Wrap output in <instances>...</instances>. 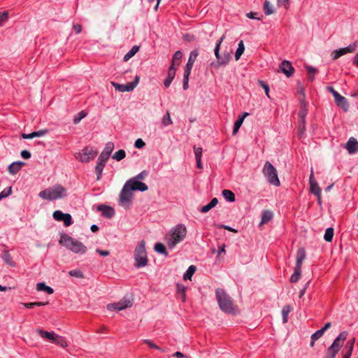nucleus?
Returning a JSON list of instances; mask_svg holds the SVG:
<instances>
[{
	"label": "nucleus",
	"instance_id": "f257e3e1",
	"mask_svg": "<svg viewBox=\"0 0 358 358\" xmlns=\"http://www.w3.org/2000/svg\"><path fill=\"white\" fill-rule=\"evenodd\" d=\"M215 296L222 311L232 315L237 313V306L234 303L231 296L223 289H216Z\"/></svg>",
	"mask_w": 358,
	"mask_h": 358
},
{
	"label": "nucleus",
	"instance_id": "f03ea898",
	"mask_svg": "<svg viewBox=\"0 0 358 358\" xmlns=\"http://www.w3.org/2000/svg\"><path fill=\"white\" fill-rule=\"evenodd\" d=\"M59 243L67 249L76 254H85L87 251V247L85 245L66 234L61 235Z\"/></svg>",
	"mask_w": 358,
	"mask_h": 358
},
{
	"label": "nucleus",
	"instance_id": "7ed1b4c3",
	"mask_svg": "<svg viewBox=\"0 0 358 358\" xmlns=\"http://www.w3.org/2000/svg\"><path fill=\"white\" fill-rule=\"evenodd\" d=\"M39 196L43 199L52 201L66 196V189L60 185L45 189L39 192Z\"/></svg>",
	"mask_w": 358,
	"mask_h": 358
},
{
	"label": "nucleus",
	"instance_id": "20e7f679",
	"mask_svg": "<svg viewBox=\"0 0 358 358\" xmlns=\"http://www.w3.org/2000/svg\"><path fill=\"white\" fill-rule=\"evenodd\" d=\"M187 234L186 227L182 224H178L171 231V238L167 241L170 248H173L178 243L182 241Z\"/></svg>",
	"mask_w": 358,
	"mask_h": 358
},
{
	"label": "nucleus",
	"instance_id": "39448f33",
	"mask_svg": "<svg viewBox=\"0 0 358 358\" xmlns=\"http://www.w3.org/2000/svg\"><path fill=\"white\" fill-rule=\"evenodd\" d=\"M134 266L136 268L144 267L148 264L147 252L145 250V242L141 241L134 250Z\"/></svg>",
	"mask_w": 358,
	"mask_h": 358
},
{
	"label": "nucleus",
	"instance_id": "423d86ee",
	"mask_svg": "<svg viewBox=\"0 0 358 358\" xmlns=\"http://www.w3.org/2000/svg\"><path fill=\"white\" fill-rule=\"evenodd\" d=\"M263 174L267 181L276 187L280 186V182L278 176L277 170L271 162H266L262 170Z\"/></svg>",
	"mask_w": 358,
	"mask_h": 358
},
{
	"label": "nucleus",
	"instance_id": "0eeeda50",
	"mask_svg": "<svg viewBox=\"0 0 358 358\" xmlns=\"http://www.w3.org/2000/svg\"><path fill=\"white\" fill-rule=\"evenodd\" d=\"M98 155V151L94 150L92 147L86 146L83 148L80 152L75 154L76 159L82 162L87 163L93 160Z\"/></svg>",
	"mask_w": 358,
	"mask_h": 358
},
{
	"label": "nucleus",
	"instance_id": "6e6552de",
	"mask_svg": "<svg viewBox=\"0 0 358 358\" xmlns=\"http://www.w3.org/2000/svg\"><path fill=\"white\" fill-rule=\"evenodd\" d=\"M132 306V301L129 299L124 297L120 301L114 303H109L107 305V309L113 311L115 310H122L127 308H130Z\"/></svg>",
	"mask_w": 358,
	"mask_h": 358
},
{
	"label": "nucleus",
	"instance_id": "1a4fd4ad",
	"mask_svg": "<svg viewBox=\"0 0 358 358\" xmlns=\"http://www.w3.org/2000/svg\"><path fill=\"white\" fill-rule=\"evenodd\" d=\"M215 55L217 61L215 64H212V65H214L215 68L216 69H219L221 66H225L231 59V52H224L222 55H220V51H218L217 55L215 54Z\"/></svg>",
	"mask_w": 358,
	"mask_h": 358
},
{
	"label": "nucleus",
	"instance_id": "9d476101",
	"mask_svg": "<svg viewBox=\"0 0 358 358\" xmlns=\"http://www.w3.org/2000/svg\"><path fill=\"white\" fill-rule=\"evenodd\" d=\"M133 198V193L129 187L125 183L120 194V202L122 204L129 203Z\"/></svg>",
	"mask_w": 358,
	"mask_h": 358
},
{
	"label": "nucleus",
	"instance_id": "9b49d317",
	"mask_svg": "<svg viewBox=\"0 0 358 358\" xmlns=\"http://www.w3.org/2000/svg\"><path fill=\"white\" fill-rule=\"evenodd\" d=\"M127 186L129 187L131 191H140L145 192L148 190V187L144 182L135 180V178H131L126 182Z\"/></svg>",
	"mask_w": 358,
	"mask_h": 358
},
{
	"label": "nucleus",
	"instance_id": "f8f14e48",
	"mask_svg": "<svg viewBox=\"0 0 358 358\" xmlns=\"http://www.w3.org/2000/svg\"><path fill=\"white\" fill-rule=\"evenodd\" d=\"M108 159V158H107L104 156H102L101 155L99 156L97 163L95 166V171H96V173L97 176V178H96L97 180H99L101 179L103 169Z\"/></svg>",
	"mask_w": 358,
	"mask_h": 358
},
{
	"label": "nucleus",
	"instance_id": "ddd939ff",
	"mask_svg": "<svg viewBox=\"0 0 358 358\" xmlns=\"http://www.w3.org/2000/svg\"><path fill=\"white\" fill-rule=\"evenodd\" d=\"M347 336V331L341 332L340 334L335 338L333 343L331 345V348H335L339 351L343 345L344 341L346 340Z\"/></svg>",
	"mask_w": 358,
	"mask_h": 358
},
{
	"label": "nucleus",
	"instance_id": "4468645a",
	"mask_svg": "<svg viewBox=\"0 0 358 358\" xmlns=\"http://www.w3.org/2000/svg\"><path fill=\"white\" fill-rule=\"evenodd\" d=\"M199 52L197 50H192L190 54L187 61V63L185 66L184 73H191L192 69L193 67L194 63L198 57Z\"/></svg>",
	"mask_w": 358,
	"mask_h": 358
},
{
	"label": "nucleus",
	"instance_id": "2eb2a0df",
	"mask_svg": "<svg viewBox=\"0 0 358 358\" xmlns=\"http://www.w3.org/2000/svg\"><path fill=\"white\" fill-rule=\"evenodd\" d=\"M97 210L101 213L102 216L106 218H112L115 215L113 208L103 204L98 206Z\"/></svg>",
	"mask_w": 358,
	"mask_h": 358
},
{
	"label": "nucleus",
	"instance_id": "dca6fc26",
	"mask_svg": "<svg viewBox=\"0 0 358 358\" xmlns=\"http://www.w3.org/2000/svg\"><path fill=\"white\" fill-rule=\"evenodd\" d=\"M280 71L285 74L287 77H290L294 73V68L292 64L287 60L283 61L279 66Z\"/></svg>",
	"mask_w": 358,
	"mask_h": 358
},
{
	"label": "nucleus",
	"instance_id": "f3484780",
	"mask_svg": "<svg viewBox=\"0 0 358 358\" xmlns=\"http://www.w3.org/2000/svg\"><path fill=\"white\" fill-rule=\"evenodd\" d=\"M334 100L336 105L343 108L345 111L348 110L349 104L347 99L344 96H341L339 93L335 94Z\"/></svg>",
	"mask_w": 358,
	"mask_h": 358
},
{
	"label": "nucleus",
	"instance_id": "a211bd4d",
	"mask_svg": "<svg viewBox=\"0 0 358 358\" xmlns=\"http://www.w3.org/2000/svg\"><path fill=\"white\" fill-rule=\"evenodd\" d=\"M345 148L350 154L356 152L358 150L357 141L355 138L351 137L346 143Z\"/></svg>",
	"mask_w": 358,
	"mask_h": 358
},
{
	"label": "nucleus",
	"instance_id": "6ab92c4d",
	"mask_svg": "<svg viewBox=\"0 0 358 358\" xmlns=\"http://www.w3.org/2000/svg\"><path fill=\"white\" fill-rule=\"evenodd\" d=\"M176 68L170 66L168 70L167 77L164 81V85L166 88H168L173 81L176 76Z\"/></svg>",
	"mask_w": 358,
	"mask_h": 358
},
{
	"label": "nucleus",
	"instance_id": "aec40b11",
	"mask_svg": "<svg viewBox=\"0 0 358 358\" xmlns=\"http://www.w3.org/2000/svg\"><path fill=\"white\" fill-rule=\"evenodd\" d=\"M25 165V163L23 162H20V161H18V162H13L12 164H10L8 167V170L9 171V173L12 175H15L16 174L20 169L21 168Z\"/></svg>",
	"mask_w": 358,
	"mask_h": 358
},
{
	"label": "nucleus",
	"instance_id": "412c9836",
	"mask_svg": "<svg viewBox=\"0 0 358 358\" xmlns=\"http://www.w3.org/2000/svg\"><path fill=\"white\" fill-rule=\"evenodd\" d=\"M308 113L307 103L304 99L300 101V109L298 113L299 120H306Z\"/></svg>",
	"mask_w": 358,
	"mask_h": 358
},
{
	"label": "nucleus",
	"instance_id": "4be33fe9",
	"mask_svg": "<svg viewBox=\"0 0 358 358\" xmlns=\"http://www.w3.org/2000/svg\"><path fill=\"white\" fill-rule=\"evenodd\" d=\"M306 258V251L305 249L301 248L298 250L296 253V267L301 268L302 262Z\"/></svg>",
	"mask_w": 358,
	"mask_h": 358
},
{
	"label": "nucleus",
	"instance_id": "5701e85b",
	"mask_svg": "<svg viewBox=\"0 0 358 358\" xmlns=\"http://www.w3.org/2000/svg\"><path fill=\"white\" fill-rule=\"evenodd\" d=\"M112 85L115 87V89L119 92H131L133 90V87L130 86L129 83L124 85V84H118L115 82H111Z\"/></svg>",
	"mask_w": 358,
	"mask_h": 358
},
{
	"label": "nucleus",
	"instance_id": "b1692460",
	"mask_svg": "<svg viewBox=\"0 0 358 358\" xmlns=\"http://www.w3.org/2000/svg\"><path fill=\"white\" fill-rule=\"evenodd\" d=\"M45 134H47V130H40L38 131H34L30 134H22V137L24 139H31L35 137H39L44 136Z\"/></svg>",
	"mask_w": 358,
	"mask_h": 358
},
{
	"label": "nucleus",
	"instance_id": "393cba45",
	"mask_svg": "<svg viewBox=\"0 0 358 358\" xmlns=\"http://www.w3.org/2000/svg\"><path fill=\"white\" fill-rule=\"evenodd\" d=\"M1 258L3 259L4 262L6 264L9 265L10 266L15 267L16 266L15 262L13 260V259L8 250L3 251V252L1 255Z\"/></svg>",
	"mask_w": 358,
	"mask_h": 358
},
{
	"label": "nucleus",
	"instance_id": "a878e982",
	"mask_svg": "<svg viewBox=\"0 0 358 358\" xmlns=\"http://www.w3.org/2000/svg\"><path fill=\"white\" fill-rule=\"evenodd\" d=\"M113 149H114V143L113 142H108L106 144V146H105L103 150L101 152V153L100 155L102 156H104L107 158H109Z\"/></svg>",
	"mask_w": 358,
	"mask_h": 358
},
{
	"label": "nucleus",
	"instance_id": "bb28decb",
	"mask_svg": "<svg viewBox=\"0 0 358 358\" xmlns=\"http://www.w3.org/2000/svg\"><path fill=\"white\" fill-rule=\"evenodd\" d=\"M248 115V113H245L241 117H239L238 120L235 122L234 128H233V135H236L245 117Z\"/></svg>",
	"mask_w": 358,
	"mask_h": 358
},
{
	"label": "nucleus",
	"instance_id": "cd10ccee",
	"mask_svg": "<svg viewBox=\"0 0 358 358\" xmlns=\"http://www.w3.org/2000/svg\"><path fill=\"white\" fill-rule=\"evenodd\" d=\"M37 332L38 335H40L41 337L45 338L48 341H50L52 342L54 337L55 336V333L54 332H48L42 329H37Z\"/></svg>",
	"mask_w": 358,
	"mask_h": 358
},
{
	"label": "nucleus",
	"instance_id": "c85d7f7f",
	"mask_svg": "<svg viewBox=\"0 0 358 358\" xmlns=\"http://www.w3.org/2000/svg\"><path fill=\"white\" fill-rule=\"evenodd\" d=\"M52 343L62 347L66 348L68 346V343L64 337L55 334Z\"/></svg>",
	"mask_w": 358,
	"mask_h": 358
},
{
	"label": "nucleus",
	"instance_id": "c756f323",
	"mask_svg": "<svg viewBox=\"0 0 358 358\" xmlns=\"http://www.w3.org/2000/svg\"><path fill=\"white\" fill-rule=\"evenodd\" d=\"M182 54L180 50L176 51L172 58L171 65L170 66L175 67L176 66H179L180 64V60L182 58Z\"/></svg>",
	"mask_w": 358,
	"mask_h": 358
},
{
	"label": "nucleus",
	"instance_id": "7c9ffc66",
	"mask_svg": "<svg viewBox=\"0 0 358 358\" xmlns=\"http://www.w3.org/2000/svg\"><path fill=\"white\" fill-rule=\"evenodd\" d=\"M306 131V120H299L298 125V136L302 138L305 136Z\"/></svg>",
	"mask_w": 358,
	"mask_h": 358
},
{
	"label": "nucleus",
	"instance_id": "2f4dec72",
	"mask_svg": "<svg viewBox=\"0 0 358 358\" xmlns=\"http://www.w3.org/2000/svg\"><path fill=\"white\" fill-rule=\"evenodd\" d=\"M273 214L270 210H264L262 215V220L260 224H264L269 222L273 218Z\"/></svg>",
	"mask_w": 358,
	"mask_h": 358
},
{
	"label": "nucleus",
	"instance_id": "473e14b6",
	"mask_svg": "<svg viewBox=\"0 0 358 358\" xmlns=\"http://www.w3.org/2000/svg\"><path fill=\"white\" fill-rule=\"evenodd\" d=\"M36 289L38 291H44L47 292L48 294H51L54 292V290L52 287L46 285L44 282H38L36 284Z\"/></svg>",
	"mask_w": 358,
	"mask_h": 358
},
{
	"label": "nucleus",
	"instance_id": "72a5a7b5",
	"mask_svg": "<svg viewBox=\"0 0 358 358\" xmlns=\"http://www.w3.org/2000/svg\"><path fill=\"white\" fill-rule=\"evenodd\" d=\"M222 194L223 197L229 202H234L236 199L234 193L229 189H224Z\"/></svg>",
	"mask_w": 358,
	"mask_h": 358
},
{
	"label": "nucleus",
	"instance_id": "f704fd0d",
	"mask_svg": "<svg viewBox=\"0 0 358 358\" xmlns=\"http://www.w3.org/2000/svg\"><path fill=\"white\" fill-rule=\"evenodd\" d=\"M177 292L178 294V297L181 299L182 302L185 301L186 299V287L184 285H177Z\"/></svg>",
	"mask_w": 358,
	"mask_h": 358
},
{
	"label": "nucleus",
	"instance_id": "c9c22d12",
	"mask_svg": "<svg viewBox=\"0 0 358 358\" xmlns=\"http://www.w3.org/2000/svg\"><path fill=\"white\" fill-rule=\"evenodd\" d=\"M196 266H194V265H191L188 267L187 270L186 271V272L184 273L183 275V278L184 280H191L193 274L194 273V272L196 271Z\"/></svg>",
	"mask_w": 358,
	"mask_h": 358
},
{
	"label": "nucleus",
	"instance_id": "e433bc0d",
	"mask_svg": "<svg viewBox=\"0 0 358 358\" xmlns=\"http://www.w3.org/2000/svg\"><path fill=\"white\" fill-rule=\"evenodd\" d=\"M292 310V307L289 305L283 306L282 309V322L287 323L288 322V315Z\"/></svg>",
	"mask_w": 358,
	"mask_h": 358
},
{
	"label": "nucleus",
	"instance_id": "4c0bfd02",
	"mask_svg": "<svg viewBox=\"0 0 358 358\" xmlns=\"http://www.w3.org/2000/svg\"><path fill=\"white\" fill-rule=\"evenodd\" d=\"M139 46L134 45L131 49L124 56V61L127 62L130 58L136 55V53L138 51Z\"/></svg>",
	"mask_w": 358,
	"mask_h": 358
},
{
	"label": "nucleus",
	"instance_id": "58836bf2",
	"mask_svg": "<svg viewBox=\"0 0 358 358\" xmlns=\"http://www.w3.org/2000/svg\"><path fill=\"white\" fill-rule=\"evenodd\" d=\"M301 273V268H298V267L295 266L294 272L291 275V278H290V282H296L300 278Z\"/></svg>",
	"mask_w": 358,
	"mask_h": 358
},
{
	"label": "nucleus",
	"instance_id": "ea45409f",
	"mask_svg": "<svg viewBox=\"0 0 358 358\" xmlns=\"http://www.w3.org/2000/svg\"><path fill=\"white\" fill-rule=\"evenodd\" d=\"M244 50H245V46L243 44V41H241L238 43V48L235 52L236 60H238L240 59V57L242 55V54L243 53Z\"/></svg>",
	"mask_w": 358,
	"mask_h": 358
},
{
	"label": "nucleus",
	"instance_id": "a19ab883",
	"mask_svg": "<svg viewBox=\"0 0 358 358\" xmlns=\"http://www.w3.org/2000/svg\"><path fill=\"white\" fill-rule=\"evenodd\" d=\"M355 341V338H352V339H351V340L348 341L347 347L348 348V350L344 354V357H348V356L349 358L351 357V355H352V351H353V347H354Z\"/></svg>",
	"mask_w": 358,
	"mask_h": 358
},
{
	"label": "nucleus",
	"instance_id": "79ce46f5",
	"mask_svg": "<svg viewBox=\"0 0 358 358\" xmlns=\"http://www.w3.org/2000/svg\"><path fill=\"white\" fill-rule=\"evenodd\" d=\"M155 250L158 253L164 255L165 256L169 255L168 252H166L165 246L164 245V244L161 243H157L155 245Z\"/></svg>",
	"mask_w": 358,
	"mask_h": 358
},
{
	"label": "nucleus",
	"instance_id": "37998d69",
	"mask_svg": "<svg viewBox=\"0 0 358 358\" xmlns=\"http://www.w3.org/2000/svg\"><path fill=\"white\" fill-rule=\"evenodd\" d=\"M358 45V42L355 41L352 44H350L348 47L341 48L344 55L355 52L356 48Z\"/></svg>",
	"mask_w": 358,
	"mask_h": 358
},
{
	"label": "nucleus",
	"instance_id": "c03bdc74",
	"mask_svg": "<svg viewBox=\"0 0 358 358\" xmlns=\"http://www.w3.org/2000/svg\"><path fill=\"white\" fill-rule=\"evenodd\" d=\"M334 236V229L329 227L326 229L324 238L327 242H331Z\"/></svg>",
	"mask_w": 358,
	"mask_h": 358
},
{
	"label": "nucleus",
	"instance_id": "a18cd8bd",
	"mask_svg": "<svg viewBox=\"0 0 358 358\" xmlns=\"http://www.w3.org/2000/svg\"><path fill=\"white\" fill-rule=\"evenodd\" d=\"M310 192L315 196H319V194H321V189L317 182L310 185Z\"/></svg>",
	"mask_w": 358,
	"mask_h": 358
},
{
	"label": "nucleus",
	"instance_id": "49530a36",
	"mask_svg": "<svg viewBox=\"0 0 358 358\" xmlns=\"http://www.w3.org/2000/svg\"><path fill=\"white\" fill-rule=\"evenodd\" d=\"M338 352H339L338 350H337L335 348H331V347L330 346L328 348V349L327 350V352L325 355V358H335L336 354Z\"/></svg>",
	"mask_w": 358,
	"mask_h": 358
},
{
	"label": "nucleus",
	"instance_id": "de8ad7c7",
	"mask_svg": "<svg viewBox=\"0 0 358 358\" xmlns=\"http://www.w3.org/2000/svg\"><path fill=\"white\" fill-rule=\"evenodd\" d=\"M126 156L125 151L124 150H119L113 156V158L117 161L123 159Z\"/></svg>",
	"mask_w": 358,
	"mask_h": 358
},
{
	"label": "nucleus",
	"instance_id": "09e8293b",
	"mask_svg": "<svg viewBox=\"0 0 358 358\" xmlns=\"http://www.w3.org/2000/svg\"><path fill=\"white\" fill-rule=\"evenodd\" d=\"M65 216L66 213H64L61 210H55L52 214L53 218L58 222H62Z\"/></svg>",
	"mask_w": 358,
	"mask_h": 358
},
{
	"label": "nucleus",
	"instance_id": "8fccbe9b",
	"mask_svg": "<svg viewBox=\"0 0 358 358\" xmlns=\"http://www.w3.org/2000/svg\"><path fill=\"white\" fill-rule=\"evenodd\" d=\"M264 11L266 15H271L273 13V6L268 1H265L264 3Z\"/></svg>",
	"mask_w": 358,
	"mask_h": 358
},
{
	"label": "nucleus",
	"instance_id": "3c124183",
	"mask_svg": "<svg viewBox=\"0 0 358 358\" xmlns=\"http://www.w3.org/2000/svg\"><path fill=\"white\" fill-rule=\"evenodd\" d=\"M86 115L87 113L85 110H81L76 115L74 116L73 123L76 124L79 123L82 119L86 117Z\"/></svg>",
	"mask_w": 358,
	"mask_h": 358
},
{
	"label": "nucleus",
	"instance_id": "603ef678",
	"mask_svg": "<svg viewBox=\"0 0 358 358\" xmlns=\"http://www.w3.org/2000/svg\"><path fill=\"white\" fill-rule=\"evenodd\" d=\"M173 123L172 120L171 118V115L169 111L166 112V115L163 117L162 120V124L164 126H168Z\"/></svg>",
	"mask_w": 358,
	"mask_h": 358
},
{
	"label": "nucleus",
	"instance_id": "864d4df0",
	"mask_svg": "<svg viewBox=\"0 0 358 358\" xmlns=\"http://www.w3.org/2000/svg\"><path fill=\"white\" fill-rule=\"evenodd\" d=\"M69 274L72 277H76L78 278H84L83 273L80 270H78V269L71 270L69 272Z\"/></svg>",
	"mask_w": 358,
	"mask_h": 358
},
{
	"label": "nucleus",
	"instance_id": "5fc2aeb1",
	"mask_svg": "<svg viewBox=\"0 0 358 358\" xmlns=\"http://www.w3.org/2000/svg\"><path fill=\"white\" fill-rule=\"evenodd\" d=\"M143 343L147 344L150 348L158 350L162 352H164V350L160 348L159 346L157 345L155 343H154L152 341L145 339L143 341Z\"/></svg>",
	"mask_w": 358,
	"mask_h": 358
},
{
	"label": "nucleus",
	"instance_id": "6e6d98bb",
	"mask_svg": "<svg viewBox=\"0 0 358 358\" xmlns=\"http://www.w3.org/2000/svg\"><path fill=\"white\" fill-rule=\"evenodd\" d=\"M258 84L263 87L264 90L265 94L268 98H270L269 96V86L263 80H258Z\"/></svg>",
	"mask_w": 358,
	"mask_h": 358
},
{
	"label": "nucleus",
	"instance_id": "4d7b16f0",
	"mask_svg": "<svg viewBox=\"0 0 358 358\" xmlns=\"http://www.w3.org/2000/svg\"><path fill=\"white\" fill-rule=\"evenodd\" d=\"M190 73H184L183 76V85L182 87L184 90H187L189 88V77Z\"/></svg>",
	"mask_w": 358,
	"mask_h": 358
},
{
	"label": "nucleus",
	"instance_id": "13d9d810",
	"mask_svg": "<svg viewBox=\"0 0 358 358\" xmlns=\"http://www.w3.org/2000/svg\"><path fill=\"white\" fill-rule=\"evenodd\" d=\"M324 334V330L320 329L316 331L311 336V340L317 341L319 338H320L323 334Z\"/></svg>",
	"mask_w": 358,
	"mask_h": 358
},
{
	"label": "nucleus",
	"instance_id": "bf43d9fd",
	"mask_svg": "<svg viewBox=\"0 0 358 358\" xmlns=\"http://www.w3.org/2000/svg\"><path fill=\"white\" fill-rule=\"evenodd\" d=\"M11 192V187L4 189L1 192H0V199L1 200L2 199L8 196Z\"/></svg>",
	"mask_w": 358,
	"mask_h": 358
},
{
	"label": "nucleus",
	"instance_id": "052dcab7",
	"mask_svg": "<svg viewBox=\"0 0 358 358\" xmlns=\"http://www.w3.org/2000/svg\"><path fill=\"white\" fill-rule=\"evenodd\" d=\"M62 221L65 227H69L73 223L71 215L69 213H66V216Z\"/></svg>",
	"mask_w": 358,
	"mask_h": 358
},
{
	"label": "nucleus",
	"instance_id": "680f3d73",
	"mask_svg": "<svg viewBox=\"0 0 358 358\" xmlns=\"http://www.w3.org/2000/svg\"><path fill=\"white\" fill-rule=\"evenodd\" d=\"M225 38V35H222L220 38L217 41L216 44H215V49H214V52L215 54H217L218 53V51H220V45L222 43V41H224V39Z\"/></svg>",
	"mask_w": 358,
	"mask_h": 358
},
{
	"label": "nucleus",
	"instance_id": "e2e57ef3",
	"mask_svg": "<svg viewBox=\"0 0 358 358\" xmlns=\"http://www.w3.org/2000/svg\"><path fill=\"white\" fill-rule=\"evenodd\" d=\"M225 38V35H222L220 38L217 41L216 44H215V49H214V52L215 54H217L218 53V51H220V45L222 43V41H224V39Z\"/></svg>",
	"mask_w": 358,
	"mask_h": 358
},
{
	"label": "nucleus",
	"instance_id": "0e129e2a",
	"mask_svg": "<svg viewBox=\"0 0 358 358\" xmlns=\"http://www.w3.org/2000/svg\"><path fill=\"white\" fill-rule=\"evenodd\" d=\"M8 11L0 12V27L2 26L3 23L8 19Z\"/></svg>",
	"mask_w": 358,
	"mask_h": 358
},
{
	"label": "nucleus",
	"instance_id": "69168bd1",
	"mask_svg": "<svg viewBox=\"0 0 358 358\" xmlns=\"http://www.w3.org/2000/svg\"><path fill=\"white\" fill-rule=\"evenodd\" d=\"M147 176H148V171L144 170V171H141L140 173H138V175H136L133 178H135V180L139 181V180H143Z\"/></svg>",
	"mask_w": 358,
	"mask_h": 358
},
{
	"label": "nucleus",
	"instance_id": "338daca9",
	"mask_svg": "<svg viewBox=\"0 0 358 358\" xmlns=\"http://www.w3.org/2000/svg\"><path fill=\"white\" fill-rule=\"evenodd\" d=\"M343 55L344 54L341 48L336 50L333 52V59H337Z\"/></svg>",
	"mask_w": 358,
	"mask_h": 358
},
{
	"label": "nucleus",
	"instance_id": "774afa93",
	"mask_svg": "<svg viewBox=\"0 0 358 358\" xmlns=\"http://www.w3.org/2000/svg\"><path fill=\"white\" fill-rule=\"evenodd\" d=\"M145 142L141 139V138H138L136 141H135V147L140 149V148H142L145 146Z\"/></svg>",
	"mask_w": 358,
	"mask_h": 358
}]
</instances>
